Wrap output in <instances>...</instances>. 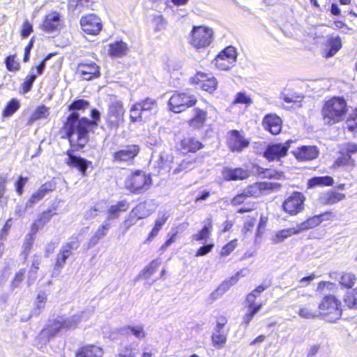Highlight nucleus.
Instances as JSON below:
<instances>
[{
	"instance_id": "nucleus-62",
	"label": "nucleus",
	"mask_w": 357,
	"mask_h": 357,
	"mask_svg": "<svg viewBox=\"0 0 357 357\" xmlns=\"http://www.w3.org/2000/svg\"><path fill=\"white\" fill-rule=\"evenodd\" d=\"M133 209H137V211H136V216H137L139 220L145 218L150 215L146 208L145 204H144L137 205Z\"/></svg>"
},
{
	"instance_id": "nucleus-12",
	"label": "nucleus",
	"mask_w": 357,
	"mask_h": 357,
	"mask_svg": "<svg viewBox=\"0 0 357 357\" xmlns=\"http://www.w3.org/2000/svg\"><path fill=\"white\" fill-rule=\"evenodd\" d=\"M291 143V140H287L284 143L268 144L263 155L268 161L280 160L282 158L287 155Z\"/></svg>"
},
{
	"instance_id": "nucleus-20",
	"label": "nucleus",
	"mask_w": 357,
	"mask_h": 357,
	"mask_svg": "<svg viewBox=\"0 0 357 357\" xmlns=\"http://www.w3.org/2000/svg\"><path fill=\"white\" fill-rule=\"evenodd\" d=\"M61 25V15L57 12H51L45 15L40 28L47 33L58 31Z\"/></svg>"
},
{
	"instance_id": "nucleus-63",
	"label": "nucleus",
	"mask_w": 357,
	"mask_h": 357,
	"mask_svg": "<svg viewBox=\"0 0 357 357\" xmlns=\"http://www.w3.org/2000/svg\"><path fill=\"white\" fill-rule=\"evenodd\" d=\"M348 130L351 132H357V108L351 115V119L347 121Z\"/></svg>"
},
{
	"instance_id": "nucleus-9",
	"label": "nucleus",
	"mask_w": 357,
	"mask_h": 357,
	"mask_svg": "<svg viewBox=\"0 0 357 357\" xmlns=\"http://www.w3.org/2000/svg\"><path fill=\"white\" fill-rule=\"evenodd\" d=\"M237 59V52L233 46L222 50L213 61V63L220 70H229L234 66Z\"/></svg>"
},
{
	"instance_id": "nucleus-13",
	"label": "nucleus",
	"mask_w": 357,
	"mask_h": 357,
	"mask_svg": "<svg viewBox=\"0 0 357 357\" xmlns=\"http://www.w3.org/2000/svg\"><path fill=\"white\" fill-rule=\"evenodd\" d=\"M125 109L121 101L112 102L108 108L107 123L110 128H118L119 124L123 121Z\"/></svg>"
},
{
	"instance_id": "nucleus-37",
	"label": "nucleus",
	"mask_w": 357,
	"mask_h": 357,
	"mask_svg": "<svg viewBox=\"0 0 357 357\" xmlns=\"http://www.w3.org/2000/svg\"><path fill=\"white\" fill-rule=\"evenodd\" d=\"M212 230V220L208 218L202 229L196 234L192 236V240L201 241L206 240L211 235Z\"/></svg>"
},
{
	"instance_id": "nucleus-36",
	"label": "nucleus",
	"mask_w": 357,
	"mask_h": 357,
	"mask_svg": "<svg viewBox=\"0 0 357 357\" xmlns=\"http://www.w3.org/2000/svg\"><path fill=\"white\" fill-rule=\"evenodd\" d=\"M169 217V215L166 212L162 213L161 215L158 217V218L155 222L153 228L149 234L146 241H152L158 235V232L162 229L166 221L168 220Z\"/></svg>"
},
{
	"instance_id": "nucleus-17",
	"label": "nucleus",
	"mask_w": 357,
	"mask_h": 357,
	"mask_svg": "<svg viewBox=\"0 0 357 357\" xmlns=\"http://www.w3.org/2000/svg\"><path fill=\"white\" fill-rule=\"evenodd\" d=\"M77 73L85 80H91L100 75L99 66L93 61L79 63Z\"/></svg>"
},
{
	"instance_id": "nucleus-30",
	"label": "nucleus",
	"mask_w": 357,
	"mask_h": 357,
	"mask_svg": "<svg viewBox=\"0 0 357 357\" xmlns=\"http://www.w3.org/2000/svg\"><path fill=\"white\" fill-rule=\"evenodd\" d=\"M102 349L91 344L82 347L76 353V357H102Z\"/></svg>"
},
{
	"instance_id": "nucleus-47",
	"label": "nucleus",
	"mask_w": 357,
	"mask_h": 357,
	"mask_svg": "<svg viewBox=\"0 0 357 357\" xmlns=\"http://www.w3.org/2000/svg\"><path fill=\"white\" fill-rule=\"evenodd\" d=\"M36 77L37 75L34 73V68H31L29 74L26 76L22 84V89L24 93H26L31 90L33 84L36 79Z\"/></svg>"
},
{
	"instance_id": "nucleus-44",
	"label": "nucleus",
	"mask_w": 357,
	"mask_h": 357,
	"mask_svg": "<svg viewBox=\"0 0 357 357\" xmlns=\"http://www.w3.org/2000/svg\"><path fill=\"white\" fill-rule=\"evenodd\" d=\"M50 115V109L45 105L38 106L30 117V121H36L41 119H46Z\"/></svg>"
},
{
	"instance_id": "nucleus-43",
	"label": "nucleus",
	"mask_w": 357,
	"mask_h": 357,
	"mask_svg": "<svg viewBox=\"0 0 357 357\" xmlns=\"http://www.w3.org/2000/svg\"><path fill=\"white\" fill-rule=\"evenodd\" d=\"M339 156L335 161V165L337 167L343 166H354L355 160L347 153H342V150L340 149L339 152Z\"/></svg>"
},
{
	"instance_id": "nucleus-52",
	"label": "nucleus",
	"mask_w": 357,
	"mask_h": 357,
	"mask_svg": "<svg viewBox=\"0 0 357 357\" xmlns=\"http://www.w3.org/2000/svg\"><path fill=\"white\" fill-rule=\"evenodd\" d=\"M356 280V277L351 273H345L342 275L340 279V284L345 288H351Z\"/></svg>"
},
{
	"instance_id": "nucleus-4",
	"label": "nucleus",
	"mask_w": 357,
	"mask_h": 357,
	"mask_svg": "<svg viewBox=\"0 0 357 357\" xmlns=\"http://www.w3.org/2000/svg\"><path fill=\"white\" fill-rule=\"evenodd\" d=\"M197 102L195 92L190 89L175 91L168 101L169 109L174 113H180L192 107Z\"/></svg>"
},
{
	"instance_id": "nucleus-15",
	"label": "nucleus",
	"mask_w": 357,
	"mask_h": 357,
	"mask_svg": "<svg viewBox=\"0 0 357 357\" xmlns=\"http://www.w3.org/2000/svg\"><path fill=\"white\" fill-rule=\"evenodd\" d=\"M80 25L85 33L92 36L98 34L102 28L100 17L95 14L82 16L80 20Z\"/></svg>"
},
{
	"instance_id": "nucleus-50",
	"label": "nucleus",
	"mask_w": 357,
	"mask_h": 357,
	"mask_svg": "<svg viewBox=\"0 0 357 357\" xmlns=\"http://www.w3.org/2000/svg\"><path fill=\"white\" fill-rule=\"evenodd\" d=\"M136 211L137 209H132L127 218L123 221V225L124 227V231L126 232L133 225H135L137 221L139 220L137 216H136Z\"/></svg>"
},
{
	"instance_id": "nucleus-33",
	"label": "nucleus",
	"mask_w": 357,
	"mask_h": 357,
	"mask_svg": "<svg viewBox=\"0 0 357 357\" xmlns=\"http://www.w3.org/2000/svg\"><path fill=\"white\" fill-rule=\"evenodd\" d=\"M298 234L299 232L297 227L283 229L277 231L275 234L272 237L271 241L274 244L280 243L287 238Z\"/></svg>"
},
{
	"instance_id": "nucleus-46",
	"label": "nucleus",
	"mask_w": 357,
	"mask_h": 357,
	"mask_svg": "<svg viewBox=\"0 0 357 357\" xmlns=\"http://www.w3.org/2000/svg\"><path fill=\"white\" fill-rule=\"evenodd\" d=\"M240 275V272H238L236 275L232 276L227 280H225L222 282L218 287V291L220 292L222 295L228 291L231 286L236 284L238 280V276Z\"/></svg>"
},
{
	"instance_id": "nucleus-59",
	"label": "nucleus",
	"mask_w": 357,
	"mask_h": 357,
	"mask_svg": "<svg viewBox=\"0 0 357 357\" xmlns=\"http://www.w3.org/2000/svg\"><path fill=\"white\" fill-rule=\"evenodd\" d=\"M252 102L251 98L248 96L245 93L243 92H238L236 97L234 100L233 101V104H245V105H250Z\"/></svg>"
},
{
	"instance_id": "nucleus-41",
	"label": "nucleus",
	"mask_w": 357,
	"mask_h": 357,
	"mask_svg": "<svg viewBox=\"0 0 357 357\" xmlns=\"http://www.w3.org/2000/svg\"><path fill=\"white\" fill-rule=\"evenodd\" d=\"M161 261L159 259H155L151 261L139 274V277H143L145 279H149L158 269L160 265Z\"/></svg>"
},
{
	"instance_id": "nucleus-56",
	"label": "nucleus",
	"mask_w": 357,
	"mask_h": 357,
	"mask_svg": "<svg viewBox=\"0 0 357 357\" xmlns=\"http://www.w3.org/2000/svg\"><path fill=\"white\" fill-rule=\"evenodd\" d=\"M110 227V222H108V221H104L103 223L98 227L94 234L101 239L107 235Z\"/></svg>"
},
{
	"instance_id": "nucleus-54",
	"label": "nucleus",
	"mask_w": 357,
	"mask_h": 357,
	"mask_svg": "<svg viewBox=\"0 0 357 357\" xmlns=\"http://www.w3.org/2000/svg\"><path fill=\"white\" fill-rule=\"evenodd\" d=\"M16 54L9 55L5 59V64L8 71L14 72L19 70L20 64L15 60Z\"/></svg>"
},
{
	"instance_id": "nucleus-23",
	"label": "nucleus",
	"mask_w": 357,
	"mask_h": 357,
	"mask_svg": "<svg viewBox=\"0 0 357 357\" xmlns=\"http://www.w3.org/2000/svg\"><path fill=\"white\" fill-rule=\"evenodd\" d=\"M319 151L316 146H302L295 153L296 159L301 161L312 160L317 158Z\"/></svg>"
},
{
	"instance_id": "nucleus-32",
	"label": "nucleus",
	"mask_w": 357,
	"mask_h": 357,
	"mask_svg": "<svg viewBox=\"0 0 357 357\" xmlns=\"http://www.w3.org/2000/svg\"><path fill=\"white\" fill-rule=\"evenodd\" d=\"M345 195L336 191L330 190L320 196L319 200L322 204L332 205L344 199Z\"/></svg>"
},
{
	"instance_id": "nucleus-42",
	"label": "nucleus",
	"mask_w": 357,
	"mask_h": 357,
	"mask_svg": "<svg viewBox=\"0 0 357 357\" xmlns=\"http://www.w3.org/2000/svg\"><path fill=\"white\" fill-rule=\"evenodd\" d=\"M20 107V102L16 98H12L6 105L3 110V117H10L13 116Z\"/></svg>"
},
{
	"instance_id": "nucleus-3",
	"label": "nucleus",
	"mask_w": 357,
	"mask_h": 357,
	"mask_svg": "<svg viewBox=\"0 0 357 357\" xmlns=\"http://www.w3.org/2000/svg\"><path fill=\"white\" fill-rule=\"evenodd\" d=\"M347 111L345 100L341 97H333L324 104L321 115L325 124L333 125L341 121Z\"/></svg>"
},
{
	"instance_id": "nucleus-24",
	"label": "nucleus",
	"mask_w": 357,
	"mask_h": 357,
	"mask_svg": "<svg viewBox=\"0 0 357 357\" xmlns=\"http://www.w3.org/2000/svg\"><path fill=\"white\" fill-rule=\"evenodd\" d=\"M192 112V118L188 121L189 126L195 129L202 128L207 119V112L199 107H195Z\"/></svg>"
},
{
	"instance_id": "nucleus-35",
	"label": "nucleus",
	"mask_w": 357,
	"mask_h": 357,
	"mask_svg": "<svg viewBox=\"0 0 357 357\" xmlns=\"http://www.w3.org/2000/svg\"><path fill=\"white\" fill-rule=\"evenodd\" d=\"M342 47V40L340 36L332 37L328 40V50L326 51L325 57L333 56Z\"/></svg>"
},
{
	"instance_id": "nucleus-39",
	"label": "nucleus",
	"mask_w": 357,
	"mask_h": 357,
	"mask_svg": "<svg viewBox=\"0 0 357 357\" xmlns=\"http://www.w3.org/2000/svg\"><path fill=\"white\" fill-rule=\"evenodd\" d=\"M333 183V178L330 176H314L308 181L310 188L316 186H331Z\"/></svg>"
},
{
	"instance_id": "nucleus-64",
	"label": "nucleus",
	"mask_w": 357,
	"mask_h": 357,
	"mask_svg": "<svg viewBox=\"0 0 357 357\" xmlns=\"http://www.w3.org/2000/svg\"><path fill=\"white\" fill-rule=\"evenodd\" d=\"M33 31L32 24L28 21L26 20L23 23L22 29L21 31V36L22 38H27L32 32Z\"/></svg>"
},
{
	"instance_id": "nucleus-40",
	"label": "nucleus",
	"mask_w": 357,
	"mask_h": 357,
	"mask_svg": "<svg viewBox=\"0 0 357 357\" xmlns=\"http://www.w3.org/2000/svg\"><path fill=\"white\" fill-rule=\"evenodd\" d=\"M90 103L88 100L84 99H75L70 105H68V110L70 114H75L76 116H79L78 111H84L89 106Z\"/></svg>"
},
{
	"instance_id": "nucleus-8",
	"label": "nucleus",
	"mask_w": 357,
	"mask_h": 357,
	"mask_svg": "<svg viewBox=\"0 0 357 357\" xmlns=\"http://www.w3.org/2000/svg\"><path fill=\"white\" fill-rule=\"evenodd\" d=\"M305 201V197L302 192L294 191L283 202L282 209L291 216L296 215L303 211Z\"/></svg>"
},
{
	"instance_id": "nucleus-58",
	"label": "nucleus",
	"mask_w": 357,
	"mask_h": 357,
	"mask_svg": "<svg viewBox=\"0 0 357 357\" xmlns=\"http://www.w3.org/2000/svg\"><path fill=\"white\" fill-rule=\"evenodd\" d=\"M35 239V236H33V234H27L25 236L24 243H23V248H24V252L27 255L29 252H30L33 241Z\"/></svg>"
},
{
	"instance_id": "nucleus-14",
	"label": "nucleus",
	"mask_w": 357,
	"mask_h": 357,
	"mask_svg": "<svg viewBox=\"0 0 357 357\" xmlns=\"http://www.w3.org/2000/svg\"><path fill=\"white\" fill-rule=\"evenodd\" d=\"M139 150L138 145H126L113 153L112 160L119 164L131 162L138 155Z\"/></svg>"
},
{
	"instance_id": "nucleus-18",
	"label": "nucleus",
	"mask_w": 357,
	"mask_h": 357,
	"mask_svg": "<svg viewBox=\"0 0 357 357\" xmlns=\"http://www.w3.org/2000/svg\"><path fill=\"white\" fill-rule=\"evenodd\" d=\"M227 143L229 148L233 152H240L248 147L250 144L249 141L236 130L230 131Z\"/></svg>"
},
{
	"instance_id": "nucleus-6",
	"label": "nucleus",
	"mask_w": 357,
	"mask_h": 357,
	"mask_svg": "<svg viewBox=\"0 0 357 357\" xmlns=\"http://www.w3.org/2000/svg\"><path fill=\"white\" fill-rule=\"evenodd\" d=\"M213 30L204 26H194L189 38L190 44L197 50L205 48L213 40Z\"/></svg>"
},
{
	"instance_id": "nucleus-29",
	"label": "nucleus",
	"mask_w": 357,
	"mask_h": 357,
	"mask_svg": "<svg viewBox=\"0 0 357 357\" xmlns=\"http://www.w3.org/2000/svg\"><path fill=\"white\" fill-rule=\"evenodd\" d=\"M173 157L172 155H168L166 153H163L159 155L158 159L156 161L153 162V165L155 168L158 169V172H169L172 168Z\"/></svg>"
},
{
	"instance_id": "nucleus-16",
	"label": "nucleus",
	"mask_w": 357,
	"mask_h": 357,
	"mask_svg": "<svg viewBox=\"0 0 357 357\" xmlns=\"http://www.w3.org/2000/svg\"><path fill=\"white\" fill-rule=\"evenodd\" d=\"M340 305V302L334 296L328 295L324 296L319 308L326 314H332V319H338L342 315Z\"/></svg>"
},
{
	"instance_id": "nucleus-5",
	"label": "nucleus",
	"mask_w": 357,
	"mask_h": 357,
	"mask_svg": "<svg viewBox=\"0 0 357 357\" xmlns=\"http://www.w3.org/2000/svg\"><path fill=\"white\" fill-rule=\"evenodd\" d=\"M83 318H89L85 312L67 318L59 317L48 325L47 334L49 337H53L60 331L74 329Z\"/></svg>"
},
{
	"instance_id": "nucleus-22",
	"label": "nucleus",
	"mask_w": 357,
	"mask_h": 357,
	"mask_svg": "<svg viewBox=\"0 0 357 357\" xmlns=\"http://www.w3.org/2000/svg\"><path fill=\"white\" fill-rule=\"evenodd\" d=\"M260 194L261 190L257 184L249 185L245 188L242 192L238 194L231 199V204L233 205H240L243 204L247 198L257 197Z\"/></svg>"
},
{
	"instance_id": "nucleus-26",
	"label": "nucleus",
	"mask_w": 357,
	"mask_h": 357,
	"mask_svg": "<svg viewBox=\"0 0 357 357\" xmlns=\"http://www.w3.org/2000/svg\"><path fill=\"white\" fill-rule=\"evenodd\" d=\"M54 190V185L52 183H45L42 185L37 192L32 194L30 199L26 203V208H31L38 202L41 200L48 192Z\"/></svg>"
},
{
	"instance_id": "nucleus-38",
	"label": "nucleus",
	"mask_w": 357,
	"mask_h": 357,
	"mask_svg": "<svg viewBox=\"0 0 357 357\" xmlns=\"http://www.w3.org/2000/svg\"><path fill=\"white\" fill-rule=\"evenodd\" d=\"M182 149L187 152H195L202 148V144L192 137L184 138L181 142Z\"/></svg>"
},
{
	"instance_id": "nucleus-45",
	"label": "nucleus",
	"mask_w": 357,
	"mask_h": 357,
	"mask_svg": "<svg viewBox=\"0 0 357 357\" xmlns=\"http://www.w3.org/2000/svg\"><path fill=\"white\" fill-rule=\"evenodd\" d=\"M262 307V304H257V306L248 307V311L245 314L243 317L242 324L245 326V328H247L253 317L261 310Z\"/></svg>"
},
{
	"instance_id": "nucleus-34",
	"label": "nucleus",
	"mask_w": 357,
	"mask_h": 357,
	"mask_svg": "<svg viewBox=\"0 0 357 357\" xmlns=\"http://www.w3.org/2000/svg\"><path fill=\"white\" fill-rule=\"evenodd\" d=\"M128 47L126 43L123 41H116L109 45V52L110 56L114 57H121L126 54Z\"/></svg>"
},
{
	"instance_id": "nucleus-1",
	"label": "nucleus",
	"mask_w": 357,
	"mask_h": 357,
	"mask_svg": "<svg viewBox=\"0 0 357 357\" xmlns=\"http://www.w3.org/2000/svg\"><path fill=\"white\" fill-rule=\"evenodd\" d=\"M63 129L71 147H76L77 151H82L89 141V133L93 130L91 120L86 117L76 116L70 114Z\"/></svg>"
},
{
	"instance_id": "nucleus-10",
	"label": "nucleus",
	"mask_w": 357,
	"mask_h": 357,
	"mask_svg": "<svg viewBox=\"0 0 357 357\" xmlns=\"http://www.w3.org/2000/svg\"><path fill=\"white\" fill-rule=\"evenodd\" d=\"M79 247V241L77 237H71L70 241L64 243L57 254L54 270L60 272L66 263V260L72 255L73 251Z\"/></svg>"
},
{
	"instance_id": "nucleus-57",
	"label": "nucleus",
	"mask_w": 357,
	"mask_h": 357,
	"mask_svg": "<svg viewBox=\"0 0 357 357\" xmlns=\"http://www.w3.org/2000/svg\"><path fill=\"white\" fill-rule=\"evenodd\" d=\"M237 239H234L227 243L221 250L220 255L221 256H227L229 255L237 246Z\"/></svg>"
},
{
	"instance_id": "nucleus-60",
	"label": "nucleus",
	"mask_w": 357,
	"mask_h": 357,
	"mask_svg": "<svg viewBox=\"0 0 357 357\" xmlns=\"http://www.w3.org/2000/svg\"><path fill=\"white\" fill-rule=\"evenodd\" d=\"M127 329L136 337L137 338H143L145 337L146 333L144 331V328L142 326H129Z\"/></svg>"
},
{
	"instance_id": "nucleus-2",
	"label": "nucleus",
	"mask_w": 357,
	"mask_h": 357,
	"mask_svg": "<svg viewBox=\"0 0 357 357\" xmlns=\"http://www.w3.org/2000/svg\"><path fill=\"white\" fill-rule=\"evenodd\" d=\"M158 112L156 100L146 98L132 105L130 109V119L131 122L145 123L155 116Z\"/></svg>"
},
{
	"instance_id": "nucleus-28",
	"label": "nucleus",
	"mask_w": 357,
	"mask_h": 357,
	"mask_svg": "<svg viewBox=\"0 0 357 357\" xmlns=\"http://www.w3.org/2000/svg\"><path fill=\"white\" fill-rule=\"evenodd\" d=\"M203 161V156H197L195 158L191 157H187L183 159L179 164L177 167H176L173 170V173L174 174H178L181 172H188L194 169L196 166V164L202 163Z\"/></svg>"
},
{
	"instance_id": "nucleus-11",
	"label": "nucleus",
	"mask_w": 357,
	"mask_h": 357,
	"mask_svg": "<svg viewBox=\"0 0 357 357\" xmlns=\"http://www.w3.org/2000/svg\"><path fill=\"white\" fill-rule=\"evenodd\" d=\"M78 151L76 147H71L66 152L67 158L65 159V163L70 167L76 168L83 176H86V170L89 167H92V162L89 161L80 155L75 154Z\"/></svg>"
},
{
	"instance_id": "nucleus-19",
	"label": "nucleus",
	"mask_w": 357,
	"mask_h": 357,
	"mask_svg": "<svg viewBox=\"0 0 357 357\" xmlns=\"http://www.w3.org/2000/svg\"><path fill=\"white\" fill-rule=\"evenodd\" d=\"M221 174L226 181L244 180L249 176L248 170L241 167H224L221 171Z\"/></svg>"
},
{
	"instance_id": "nucleus-25",
	"label": "nucleus",
	"mask_w": 357,
	"mask_h": 357,
	"mask_svg": "<svg viewBox=\"0 0 357 357\" xmlns=\"http://www.w3.org/2000/svg\"><path fill=\"white\" fill-rule=\"evenodd\" d=\"M197 77L193 78V82H195L203 91L212 93L217 89L218 82L213 77H206L203 74H198Z\"/></svg>"
},
{
	"instance_id": "nucleus-55",
	"label": "nucleus",
	"mask_w": 357,
	"mask_h": 357,
	"mask_svg": "<svg viewBox=\"0 0 357 357\" xmlns=\"http://www.w3.org/2000/svg\"><path fill=\"white\" fill-rule=\"evenodd\" d=\"M29 178L28 177H24L22 176H20L18 177L17 181L15 183V188L17 194L18 195H22L24 192V188L25 185L26 184Z\"/></svg>"
},
{
	"instance_id": "nucleus-48",
	"label": "nucleus",
	"mask_w": 357,
	"mask_h": 357,
	"mask_svg": "<svg viewBox=\"0 0 357 357\" xmlns=\"http://www.w3.org/2000/svg\"><path fill=\"white\" fill-rule=\"evenodd\" d=\"M345 305L349 308H354L357 306V289L349 291L344 296Z\"/></svg>"
},
{
	"instance_id": "nucleus-51",
	"label": "nucleus",
	"mask_w": 357,
	"mask_h": 357,
	"mask_svg": "<svg viewBox=\"0 0 357 357\" xmlns=\"http://www.w3.org/2000/svg\"><path fill=\"white\" fill-rule=\"evenodd\" d=\"M227 340V334L221 333V334H212L211 340L213 345L216 349H222L225 344Z\"/></svg>"
},
{
	"instance_id": "nucleus-7",
	"label": "nucleus",
	"mask_w": 357,
	"mask_h": 357,
	"mask_svg": "<svg viewBox=\"0 0 357 357\" xmlns=\"http://www.w3.org/2000/svg\"><path fill=\"white\" fill-rule=\"evenodd\" d=\"M151 184V178L145 172L137 170L126 181V188L135 194H140L148 190Z\"/></svg>"
},
{
	"instance_id": "nucleus-61",
	"label": "nucleus",
	"mask_w": 357,
	"mask_h": 357,
	"mask_svg": "<svg viewBox=\"0 0 357 357\" xmlns=\"http://www.w3.org/2000/svg\"><path fill=\"white\" fill-rule=\"evenodd\" d=\"M341 149L342 150V153H345L349 156L351 157V155L357 153V144L354 142H348L344 144Z\"/></svg>"
},
{
	"instance_id": "nucleus-27",
	"label": "nucleus",
	"mask_w": 357,
	"mask_h": 357,
	"mask_svg": "<svg viewBox=\"0 0 357 357\" xmlns=\"http://www.w3.org/2000/svg\"><path fill=\"white\" fill-rule=\"evenodd\" d=\"M128 208L129 203L126 200H121L116 204L112 205L107 210V217L105 221L110 222L112 220L118 219L121 212L126 211Z\"/></svg>"
},
{
	"instance_id": "nucleus-31",
	"label": "nucleus",
	"mask_w": 357,
	"mask_h": 357,
	"mask_svg": "<svg viewBox=\"0 0 357 357\" xmlns=\"http://www.w3.org/2000/svg\"><path fill=\"white\" fill-rule=\"evenodd\" d=\"M326 214V213H321L319 215H314L309 218L305 221L298 224L297 225V229L299 234L303 231L308 230L318 226L323 222V216Z\"/></svg>"
},
{
	"instance_id": "nucleus-21",
	"label": "nucleus",
	"mask_w": 357,
	"mask_h": 357,
	"mask_svg": "<svg viewBox=\"0 0 357 357\" xmlns=\"http://www.w3.org/2000/svg\"><path fill=\"white\" fill-rule=\"evenodd\" d=\"M265 130L269 131L273 135H278L282 130V120L276 114H266L262 122Z\"/></svg>"
},
{
	"instance_id": "nucleus-49",
	"label": "nucleus",
	"mask_w": 357,
	"mask_h": 357,
	"mask_svg": "<svg viewBox=\"0 0 357 357\" xmlns=\"http://www.w3.org/2000/svg\"><path fill=\"white\" fill-rule=\"evenodd\" d=\"M56 207L52 206L47 208V211L43 212L38 218V220L45 226L47 222H50L53 215H56Z\"/></svg>"
},
{
	"instance_id": "nucleus-53",
	"label": "nucleus",
	"mask_w": 357,
	"mask_h": 357,
	"mask_svg": "<svg viewBox=\"0 0 357 357\" xmlns=\"http://www.w3.org/2000/svg\"><path fill=\"white\" fill-rule=\"evenodd\" d=\"M104 209L101 204H97L91 206L84 213V218L86 220H91L96 218L99 213L103 212Z\"/></svg>"
}]
</instances>
